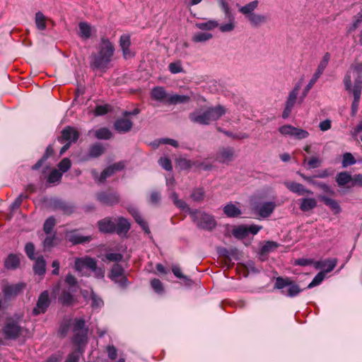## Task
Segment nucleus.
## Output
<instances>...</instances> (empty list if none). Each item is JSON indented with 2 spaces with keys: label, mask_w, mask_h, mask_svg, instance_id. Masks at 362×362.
<instances>
[{
  "label": "nucleus",
  "mask_w": 362,
  "mask_h": 362,
  "mask_svg": "<svg viewBox=\"0 0 362 362\" xmlns=\"http://www.w3.org/2000/svg\"><path fill=\"white\" fill-rule=\"evenodd\" d=\"M25 329L21 325V321L12 317L7 318L1 329L6 339L15 340L23 335Z\"/></svg>",
  "instance_id": "nucleus-6"
},
{
  "label": "nucleus",
  "mask_w": 362,
  "mask_h": 362,
  "mask_svg": "<svg viewBox=\"0 0 362 362\" xmlns=\"http://www.w3.org/2000/svg\"><path fill=\"white\" fill-rule=\"evenodd\" d=\"M81 346H78V351L70 354L66 361V362H78L81 351Z\"/></svg>",
  "instance_id": "nucleus-61"
},
{
  "label": "nucleus",
  "mask_w": 362,
  "mask_h": 362,
  "mask_svg": "<svg viewBox=\"0 0 362 362\" xmlns=\"http://www.w3.org/2000/svg\"><path fill=\"white\" fill-rule=\"evenodd\" d=\"M330 59V54L329 53L327 52L324 54L322 60L320 61V64L317 66V68L313 74L312 78L310 80L308 85L305 86L304 92H303V97H305L308 91L313 88L314 84L317 82L318 78L321 76L323 71H325V68L327 67L329 61Z\"/></svg>",
  "instance_id": "nucleus-9"
},
{
  "label": "nucleus",
  "mask_w": 362,
  "mask_h": 362,
  "mask_svg": "<svg viewBox=\"0 0 362 362\" xmlns=\"http://www.w3.org/2000/svg\"><path fill=\"white\" fill-rule=\"evenodd\" d=\"M98 200L107 204H113L118 202V197L115 194L101 192L98 195Z\"/></svg>",
  "instance_id": "nucleus-31"
},
{
  "label": "nucleus",
  "mask_w": 362,
  "mask_h": 362,
  "mask_svg": "<svg viewBox=\"0 0 362 362\" xmlns=\"http://www.w3.org/2000/svg\"><path fill=\"white\" fill-rule=\"evenodd\" d=\"M95 136L99 139H108L111 137L112 134L107 128H100L95 131Z\"/></svg>",
  "instance_id": "nucleus-47"
},
{
  "label": "nucleus",
  "mask_w": 362,
  "mask_h": 362,
  "mask_svg": "<svg viewBox=\"0 0 362 362\" xmlns=\"http://www.w3.org/2000/svg\"><path fill=\"white\" fill-rule=\"evenodd\" d=\"M55 225V220L52 217L48 218L45 223H44V230L47 234H49L52 232L54 226Z\"/></svg>",
  "instance_id": "nucleus-54"
},
{
  "label": "nucleus",
  "mask_w": 362,
  "mask_h": 362,
  "mask_svg": "<svg viewBox=\"0 0 362 362\" xmlns=\"http://www.w3.org/2000/svg\"><path fill=\"white\" fill-rule=\"evenodd\" d=\"M336 181L339 186L342 187L351 181L353 182V177L347 172H341L337 174Z\"/></svg>",
  "instance_id": "nucleus-37"
},
{
  "label": "nucleus",
  "mask_w": 362,
  "mask_h": 362,
  "mask_svg": "<svg viewBox=\"0 0 362 362\" xmlns=\"http://www.w3.org/2000/svg\"><path fill=\"white\" fill-rule=\"evenodd\" d=\"M159 164L166 170H172L171 161L168 158H160L159 160Z\"/></svg>",
  "instance_id": "nucleus-63"
},
{
  "label": "nucleus",
  "mask_w": 362,
  "mask_h": 362,
  "mask_svg": "<svg viewBox=\"0 0 362 362\" xmlns=\"http://www.w3.org/2000/svg\"><path fill=\"white\" fill-rule=\"evenodd\" d=\"M325 277L324 272H320L313 279V281L308 284V288H311L316 286L320 285Z\"/></svg>",
  "instance_id": "nucleus-48"
},
{
  "label": "nucleus",
  "mask_w": 362,
  "mask_h": 362,
  "mask_svg": "<svg viewBox=\"0 0 362 362\" xmlns=\"http://www.w3.org/2000/svg\"><path fill=\"white\" fill-rule=\"evenodd\" d=\"M47 18L41 12H37L35 14V25L38 30H44L46 29Z\"/></svg>",
  "instance_id": "nucleus-40"
},
{
  "label": "nucleus",
  "mask_w": 362,
  "mask_h": 362,
  "mask_svg": "<svg viewBox=\"0 0 362 362\" xmlns=\"http://www.w3.org/2000/svg\"><path fill=\"white\" fill-rule=\"evenodd\" d=\"M284 185L288 190L298 195L313 194V192L305 188L302 184L293 181H285Z\"/></svg>",
  "instance_id": "nucleus-19"
},
{
  "label": "nucleus",
  "mask_w": 362,
  "mask_h": 362,
  "mask_svg": "<svg viewBox=\"0 0 362 362\" xmlns=\"http://www.w3.org/2000/svg\"><path fill=\"white\" fill-rule=\"evenodd\" d=\"M287 293L285 291H282V293L286 294L289 297H293L297 296L301 290L299 286L296 284H293L292 281H291V284L288 286Z\"/></svg>",
  "instance_id": "nucleus-44"
},
{
  "label": "nucleus",
  "mask_w": 362,
  "mask_h": 362,
  "mask_svg": "<svg viewBox=\"0 0 362 362\" xmlns=\"http://www.w3.org/2000/svg\"><path fill=\"white\" fill-rule=\"evenodd\" d=\"M172 271L174 274V275L179 278V279H183L184 280H185L186 281H189L190 279H188L186 276H184L182 274V272H181V269L180 268L178 267V266H173V268H172Z\"/></svg>",
  "instance_id": "nucleus-64"
},
{
  "label": "nucleus",
  "mask_w": 362,
  "mask_h": 362,
  "mask_svg": "<svg viewBox=\"0 0 362 362\" xmlns=\"http://www.w3.org/2000/svg\"><path fill=\"white\" fill-rule=\"evenodd\" d=\"M104 152V147L99 144L93 145L90 148L89 156L92 158H96L102 155Z\"/></svg>",
  "instance_id": "nucleus-42"
},
{
  "label": "nucleus",
  "mask_w": 362,
  "mask_h": 362,
  "mask_svg": "<svg viewBox=\"0 0 362 362\" xmlns=\"http://www.w3.org/2000/svg\"><path fill=\"white\" fill-rule=\"evenodd\" d=\"M59 169L65 173L71 168V161L69 158H64L58 165Z\"/></svg>",
  "instance_id": "nucleus-60"
},
{
  "label": "nucleus",
  "mask_w": 362,
  "mask_h": 362,
  "mask_svg": "<svg viewBox=\"0 0 362 362\" xmlns=\"http://www.w3.org/2000/svg\"><path fill=\"white\" fill-rule=\"evenodd\" d=\"M116 221L115 231L119 235L126 234L130 228L129 222L122 217L118 218Z\"/></svg>",
  "instance_id": "nucleus-28"
},
{
  "label": "nucleus",
  "mask_w": 362,
  "mask_h": 362,
  "mask_svg": "<svg viewBox=\"0 0 362 362\" xmlns=\"http://www.w3.org/2000/svg\"><path fill=\"white\" fill-rule=\"evenodd\" d=\"M169 71L173 74H179L184 71L182 63L180 61L172 62L168 66Z\"/></svg>",
  "instance_id": "nucleus-49"
},
{
  "label": "nucleus",
  "mask_w": 362,
  "mask_h": 362,
  "mask_svg": "<svg viewBox=\"0 0 362 362\" xmlns=\"http://www.w3.org/2000/svg\"><path fill=\"white\" fill-rule=\"evenodd\" d=\"M131 45L130 37L128 35H122L119 38V46L121 49L129 47Z\"/></svg>",
  "instance_id": "nucleus-58"
},
{
  "label": "nucleus",
  "mask_w": 362,
  "mask_h": 362,
  "mask_svg": "<svg viewBox=\"0 0 362 362\" xmlns=\"http://www.w3.org/2000/svg\"><path fill=\"white\" fill-rule=\"evenodd\" d=\"M78 284L76 279L71 274H68L64 280V284L61 288L59 283L52 290V294L57 296L62 289V293L59 297V301L63 305H69L73 303V293L76 291Z\"/></svg>",
  "instance_id": "nucleus-3"
},
{
  "label": "nucleus",
  "mask_w": 362,
  "mask_h": 362,
  "mask_svg": "<svg viewBox=\"0 0 362 362\" xmlns=\"http://www.w3.org/2000/svg\"><path fill=\"white\" fill-rule=\"evenodd\" d=\"M109 277L121 286H124L127 281L124 274V269L118 264L112 266Z\"/></svg>",
  "instance_id": "nucleus-16"
},
{
  "label": "nucleus",
  "mask_w": 362,
  "mask_h": 362,
  "mask_svg": "<svg viewBox=\"0 0 362 362\" xmlns=\"http://www.w3.org/2000/svg\"><path fill=\"white\" fill-rule=\"evenodd\" d=\"M349 94H352L354 100L351 104V115L355 116L358 112V105L361 100L362 89L351 88V90H345Z\"/></svg>",
  "instance_id": "nucleus-23"
},
{
  "label": "nucleus",
  "mask_w": 362,
  "mask_h": 362,
  "mask_svg": "<svg viewBox=\"0 0 362 362\" xmlns=\"http://www.w3.org/2000/svg\"><path fill=\"white\" fill-rule=\"evenodd\" d=\"M195 26L202 30H212L218 26V22L216 20H209L197 23Z\"/></svg>",
  "instance_id": "nucleus-33"
},
{
  "label": "nucleus",
  "mask_w": 362,
  "mask_h": 362,
  "mask_svg": "<svg viewBox=\"0 0 362 362\" xmlns=\"http://www.w3.org/2000/svg\"><path fill=\"white\" fill-rule=\"evenodd\" d=\"M300 88V86L299 84H298L293 88L291 92H289L285 103V107L282 113V117L284 119H286L289 117L295 104L296 103Z\"/></svg>",
  "instance_id": "nucleus-12"
},
{
  "label": "nucleus",
  "mask_w": 362,
  "mask_h": 362,
  "mask_svg": "<svg viewBox=\"0 0 362 362\" xmlns=\"http://www.w3.org/2000/svg\"><path fill=\"white\" fill-rule=\"evenodd\" d=\"M337 259L335 258L327 259L325 260L315 261L314 263V267L316 269H322V272L329 273L332 272L337 264Z\"/></svg>",
  "instance_id": "nucleus-20"
},
{
  "label": "nucleus",
  "mask_w": 362,
  "mask_h": 362,
  "mask_svg": "<svg viewBox=\"0 0 362 362\" xmlns=\"http://www.w3.org/2000/svg\"><path fill=\"white\" fill-rule=\"evenodd\" d=\"M191 197L194 201L201 202L204 199V192L202 188L196 189L192 192Z\"/></svg>",
  "instance_id": "nucleus-55"
},
{
  "label": "nucleus",
  "mask_w": 362,
  "mask_h": 362,
  "mask_svg": "<svg viewBox=\"0 0 362 362\" xmlns=\"http://www.w3.org/2000/svg\"><path fill=\"white\" fill-rule=\"evenodd\" d=\"M151 96L155 100L168 103V98L170 97V95L168 94L163 87L156 86L152 89Z\"/></svg>",
  "instance_id": "nucleus-22"
},
{
  "label": "nucleus",
  "mask_w": 362,
  "mask_h": 362,
  "mask_svg": "<svg viewBox=\"0 0 362 362\" xmlns=\"http://www.w3.org/2000/svg\"><path fill=\"white\" fill-rule=\"evenodd\" d=\"M319 198L326 206L329 207L334 214H338L341 211V206L337 200L324 195L320 196Z\"/></svg>",
  "instance_id": "nucleus-27"
},
{
  "label": "nucleus",
  "mask_w": 362,
  "mask_h": 362,
  "mask_svg": "<svg viewBox=\"0 0 362 362\" xmlns=\"http://www.w3.org/2000/svg\"><path fill=\"white\" fill-rule=\"evenodd\" d=\"M74 336V343L78 346L83 345L87 340L88 329L85 326V320L82 318L75 319L73 327Z\"/></svg>",
  "instance_id": "nucleus-8"
},
{
  "label": "nucleus",
  "mask_w": 362,
  "mask_h": 362,
  "mask_svg": "<svg viewBox=\"0 0 362 362\" xmlns=\"http://www.w3.org/2000/svg\"><path fill=\"white\" fill-rule=\"evenodd\" d=\"M98 228L103 233H113L115 230V222L109 218H105L98 222Z\"/></svg>",
  "instance_id": "nucleus-26"
},
{
  "label": "nucleus",
  "mask_w": 362,
  "mask_h": 362,
  "mask_svg": "<svg viewBox=\"0 0 362 362\" xmlns=\"http://www.w3.org/2000/svg\"><path fill=\"white\" fill-rule=\"evenodd\" d=\"M78 139V132L72 127H66L62 131V136L60 138L61 142L67 141L68 143L71 144L72 142H75Z\"/></svg>",
  "instance_id": "nucleus-21"
},
{
  "label": "nucleus",
  "mask_w": 362,
  "mask_h": 362,
  "mask_svg": "<svg viewBox=\"0 0 362 362\" xmlns=\"http://www.w3.org/2000/svg\"><path fill=\"white\" fill-rule=\"evenodd\" d=\"M25 285L23 283H18L16 284H5L2 286V292L6 298H11L17 296L25 288Z\"/></svg>",
  "instance_id": "nucleus-18"
},
{
  "label": "nucleus",
  "mask_w": 362,
  "mask_h": 362,
  "mask_svg": "<svg viewBox=\"0 0 362 362\" xmlns=\"http://www.w3.org/2000/svg\"><path fill=\"white\" fill-rule=\"evenodd\" d=\"M343 83L345 90L351 88L362 89V64L357 63L352 64L346 71Z\"/></svg>",
  "instance_id": "nucleus-5"
},
{
  "label": "nucleus",
  "mask_w": 362,
  "mask_h": 362,
  "mask_svg": "<svg viewBox=\"0 0 362 362\" xmlns=\"http://www.w3.org/2000/svg\"><path fill=\"white\" fill-rule=\"evenodd\" d=\"M213 37V35L209 33H197L192 37V41L194 42H205Z\"/></svg>",
  "instance_id": "nucleus-41"
},
{
  "label": "nucleus",
  "mask_w": 362,
  "mask_h": 362,
  "mask_svg": "<svg viewBox=\"0 0 362 362\" xmlns=\"http://www.w3.org/2000/svg\"><path fill=\"white\" fill-rule=\"evenodd\" d=\"M223 212L228 217H237L241 214L240 209L232 203L224 206Z\"/></svg>",
  "instance_id": "nucleus-36"
},
{
  "label": "nucleus",
  "mask_w": 362,
  "mask_h": 362,
  "mask_svg": "<svg viewBox=\"0 0 362 362\" xmlns=\"http://www.w3.org/2000/svg\"><path fill=\"white\" fill-rule=\"evenodd\" d=\"M151 287L153 288V289L156 293H158L159 294H161L163 293V291H164L163 286L162 282L159 279H153L151 281Z\"/></svg>",
  "instance_id": "nucleus-53"
},
{
  "label": "nucleus",
  "mask_w": 362,
  "mask_h": 362,
  "mask_svg": "<svg viewBox=\"0 0 362 362\" xmlns=\"http://www.w3.org/2000/svg\"><path fill=\"white\" fill-rule=\"evenodd\" d=\"M190 100V97L188 95H170L168 98V104L170 105H177V104H184L187 103Z\"/></svg>",
  "instance_id": "nucleus-32"
},
{
  "label": "nucleus",
  "mask_w": 362,
  "mask_h": 362,
  "mask_svg": "<svg viewBox=\"0 0 362 362\" xmlns=\"http://www.w3.org/2000/svg\"><path fill=\"white\" fill-rule=\"evenodd\" d=\"M218 4L223 11L229 22L220 25L219 29L223 33L230 32L235 28L234 16H233L228 4L225 0H218Z\"/></svg>",
  "instance_id": "nucleus-11"
},
{
  "label": "nucleus",
  "mask_w": 362,
  "mask_h": 362,
  "mask_svg": "<svg viewBox=\"0 0 362 362\" xmlns=\"http://www.w3.org/2000/svg\"><path fill=\"white\" fill-rule=\"evenodd\" d=\"M115 50L113 43L108 38L101 37L97 47V52L92 55V67L103 71L106 70L112 60Z\"/></svg>",
  "instance_id": "nucleus-1"
},
{
  "label": "nucleus",
  "mask_w": 362,
  "mask_h": 362,
  "mask_svg": "<svg viewBox=\"0 0 362 362\" xmlns=\"http://www.w3.org/2000/svg\"><path fill=\"white\" fill-rule=\"evenodd\" d=\"M93 28L86 22H80L78 24V36L83 40L89 39L93 31Z\"/></svg>",
  "instance_id": "nucleus-24"
},
{
  "label": "nucleus",
  "mask_w": 362,
  "mask_h": 362,
  "mask_svg": "<svg viewBox=\"0 0 362 362\" xmlns=\"http://www.w3.org/2000/svg\"><path fill=\"white\" fill-rule=\"evenodd\" d=\"M46 262L42 257H39L35 260L34 264V272L39 275H43L45 272Z\"/></svg>",
  "instance_id": "nucleus-39"
},
{
  "label": "nucleus",
  "mask_w": 362,
  "mask_h": 362,
  "mask_svg": "<svg viewBox=\"0 0 362 362\" xmlns=\"http://www.w3.org/2000/svg\"><path fill=\"white\" fill-rule=\"evenodd\" d=\"M124 168V162H119L107 167L101 173L99 177L98 176V173L95 170H92V174L95 180H98V181L100 182H103L107 179V177L113 175L116 171L121 170Z\"/></svg>",
  "instance_id": "nucleus-13"
},
{
  "label": "nucleus",
  "mask_w": 362,
  "mask_h": 362,
  "mask_svg": "<svg viewBox=\"0 0 362 362\" xmlns=\"http://www.w3.org/2000/svg\"><path fill=\"white\" fill-rule=\"evenodd\" d=\"M235 158V151L232 147L220 148L216 155V159L221 163L228 164Z\"/></svg>",
  "instance_id": "nucleus-15"
},
{
  "label": "nucleus",
  "mask_w": 362,
  "mask_h": 362,
  "mask_svg": "<svg viewBox=\"0 0 362 362\" xmlns=\"http://www.w3.org/2000/svg\"><path fill=\"white\" fill-rule=\"evenodd\" d=\"M226 112L224 107L218 105L214 107H209L204 111L195 110L189 115V119L199 124H209L214 121H216Z\"/></svg>",
  "instance_id": "nucleus-2"
},
{
  "label": "nucleus",
  "mask_w": 362,
  "mask_h": 362,
  "mask_svg": "<svg viewBox=\"0 0 362 362\" xmlns=\"http://www.w3.org/2000/svg\"><path fill=\"white\" fill-rule=\"evenodd\" d=\"M356 163V159L351 153H345L342 156V166L347 168L348 166L354 165Z\"/></svg>",
  "instance_id": "nucleus-43"
},
{
  "label": "nucleus",
  "mask_w": 362,
  "mask_h": 362,
  "mask_svg": "<svg viewBox=\"0 0 362 362\" xmlns=\"http://www.w3.org/2000/svg\"><path fill=\"white\" fill-rule=\"evenodd\" d=\"M279 132L284 136L293 137L296 139H306L309 136V133L306 130L295 127L291 124L280 127Z\"/></svg>",
  "instance_id": "nucleus-10"
},
{
  "label": "nucleus",
  "mask_w": 362,
  "mask_h": 362,
  "mask_svg": "<svg viewBox=\"0 0 362 362\" xmlns=\"http://www.w3.org/2000/svg\"><path fill=\"white\" fill-rule=\"evenodd\" d=\"M62 173L59 170L54 169L52 170L47 178V181L49 183H55L57 182H59L62 179Z\"/></svg>",
  "instance_id": "nucleus-46"
},
{
  "label": "nucleus",
  "mask_w": 362,
  "mask_h": 362,
  "mask_svg": "<svg viewBox=\"0 0 362 362\" xmlns=\"http://www.w3.org/2000/svg\"><path fill=\"white\" fill-rule=\"evenodd\" d=\"M50 304V299L49 292L45 291L41 293L38 297L36 306L33 309V314L37 315L41 313H45Z\"/></svg>",
  "instance_id": "nucleus-14"
},
{
  "label": "nucleus",
  "mask_w": 362,
  "mask_h": 362,
  "mask_svg": "<svg viewBox=\"0 0 362 362\" xmlns=\"http://www.w3.org/2000/svg\"><path fill=\"white\" fill-rule=\"evenodd\" d=\"M291 280L289 278L277 277L274 287L278 289H283L291 284Z\"/></svg>",
  "instance_id": "nucleus-50"
},
{
  "label": "nucleus",
  "mask_w": 362,
  "mask_h": 362,
  "mask_svg": "<svg viewBox=\"0 0 362 362\" xmlns=\"http://www.w3.org/2000/svg\"><path fill=\"white\" fill-rule=\"evenodd\" d=\"M35 246L33 243H28L25 245V252L30 259H35Z\"/></svg>",
  "instance_id": "nucleus-59"
},
{
  "label": "nucleus",
  "mask_w": 362,
  "mask_h": 362,
  "mask_svg": "<svg viewBox=\"0 0 362 362\" xmlns=\"http://www.w3.org/2000/svg\"><path fill=\"white\" fill-rule=\"evenodd\" d=\"M278 244L274 241H267L262 248V252H269L277 248Z\"/></svg>",
  "instance_id": "nucleus-57"
},
{
  "label": "nucleus",
  "mask_w": 362,
  "mask_h": 362,
  "mask_svg": "<svg viewBox=\"0 0 362 362\" xmlns=\"http://www.w3.org/2000/svg\"><path fill=\"white\" fill-rule=\"evenodd\" d=\"M233 235L238 239H243L248 235V230H247V226L240 225L235 227L232 230Z\"/></svg>",
  "instance_id": "nucleus-38"
},
{
  "label": "nucleus",
  "mask_w": 362,
  "mask_h": 362,
  "mask_svg": "<svg viewBox=\"0 0 362 362\" xmlns=\"http://www.w3.org/2000/svg\"><path fill=\"white\" fill-rule=\"evenodd\" d=\"M52 153H53V147L52 145H49L47 147L45 154L44 155L42 158L40 160H39L35 165H34L33 166V169H35V170L38 169L40 167L42 162L44 160L47 159Z\"/></svg>",
  "instance_id": "nucleus-56"
},
{
  "label": "nucleus",
  "mask_w": 362,
  "mask_h": 362,
  "mask_svg": "<svg viewBox=\"0 0 362 362\" xmlns=\"http://www.w3.org/2000/svg\"><path fill=\"white\" fill-rule=\"evenodd\" d=\"M114 127L117 132L120 133H125L132 129V122L129 119L120 118L115 121Z\"/></svg>",
  "instance_id": "nucleus-25"
},
{
  "label": "nucleus",
  "mask_w": 362,
  "mask_h": 362,
  "mask_svg": "<svg viewBox=\"0 0 362 362\" xmlns=\"http://www.w3.org/2000/svg\"><path fill=\"white\" fill-rule=\"evenodd\" d=\"M129 212L132 214V215L134 216L136 222L140 225V226L142 228V229L148 234L150 233V230L148 226V224L142 218V217L140 216L137 210L135 209H132L129 210Z\"/></svg>",
  "instance_id": "nucleus-35"
},
{
  "label": "nucleus",
  "mask_w": 362,
  "mask_h": 362,
  "mask_svg": "<svg viewBox=\"0 0 362 362\" xmlns=\"http://www.w3.org/2000/svg\"><path fill=\"white\" fill-rule=\"evenodd\" d=\"M66 238L69 242L73 244H80L86 242H89L91 240V237L89 235L83 236L75 232H70L66 234Z\"/></svg>",
  "instance_id": "nucleus-29"
},
{
  "label": "nucleus",
  "mask_w": 362,
  "mask_h": 362,
  "mask_svg": "<svg viewBox=\"0 0 362 362\" xmlns=\"http://www.w3.org/2000/svg\"><path fill=\"white\" fill-rule=\"evenodd\" d=\"M300 209L302 211H309L317 206V201L314 198H303L300 199Z\"/></svg>",
  "instance_id": "nucleus-30"
},
{
  "label": "nucleus",
  "mask_w": 362,
  "mask_h": 362,
  "mask_svg": "<svg viewBox=\"0 0 362 362\" xmlns=\"http://www.w3.org/2000/svg\"><path fill=\"white\" fill-rule=\"evenodd\" d=\"M75 269L82 276H89L90 272H93L96 278L104 277L105 271L98 267L96 260L89 256L76 258Z\"/></svg>",
  "instance_id": "nucleus-4"
},
{
  "label": "nucleus",
  "mask_w": 362,
  "mask_h": 362,
  "mask_svg": "<svg viewBox=\"0 0 362 362\" xmlns=\"http://www.w3.org/2000/svg\"><path fill=\"white\" fill-rule=\"evenodd\" d=\"M123 258V255L120 253H107L105 256V259H103V261L105 259L109 262H120Z\"/></svg>",
  "instance_id": "nucleus-52"
},
{
  "label": "nucleus",
  "mask_w": 362,
  "mask_h": 362,
  "mask_svg": "<svg viewBox=\"0 0 362 362\" xmlns=\"http://www.w3.org/2000/svg\"><path fill=\"white\" fill-rule=\"evenodd\" d=\"M218 130L219 132H223V134H225L228 136H230V137H232V138L236 139H246V138L248 137V135L246 134H233V133H231L230 132L222 130L220 127L218 128Z\"/></svg>",
  "instance_id": "nucleus-62"
},
{
  "label": "nucleus",
  "mask_w": 362,
  "mask_h": 362,
  "mask_svg": "<svg viewBox=\"0 0 362 362\" xmlns=\"http://www.w3.org/2000/svg\"><path fill=\"white\" fill-rule=\"evenodd\" d=\"M249 21L255 25H257L264 22V17L261 15L251 13L248 16Z\"/></svg>",
  "instance_id": "nucleus-51"
},
{
  "label": "nucleus",
  "mask_w": 362,
  "mask_h": 362,
  "mask_svg": "<svg viewBox=\"0 0 362 362\" xmlns=\"http://www.w3.org/2000/svg\"><path fill=\"white\" fill-rule=\"evenodd\" d=\"M189 214L199 228L211 230L216 226V221L211 215L199 210L189 209Z\"/></svg>",
  "instance_id": "nucleus-7"
},
{
  "label": "nucleus",
  "mask_w": 362,
  "mask_h": 362,
  "mask_svg": "<svg viewBox=\"0 0 362 362\" xmlns=\"http://www.w3.org/2000/svg\"><path fill=\"white\" fill-rule=\"evenodd\" d=\"M20 264L18 255L10 254L5 261V267L8 269H15Z\"/></svg>",
  "instance_id": "nucleus-34"
},
{
  "label": "nucleus",
  "mask_w": 362,
  "mask_h": 362,
  "mask_svg": "<svg viewBox=\"0 0 362 362\" xmlns=\"http://www.w3.org/2000/svg\"><path fill=\"white\" fill-rule=\"evenodd\" d=\"M276 206V204L275 202H266L261 204L257 205L255 208V210L259 215V216L264 218L269 217L273 213Z\"/></svg>",
  "instance_id": "nucleus-17"
},
{
  "label": "nucleus",
  "mask_w": 362,
  "mask_h": 362,
  "mask_svg": "<svg viewBox=\"0 0 362 362\" xmlns=\"http://www.w3.org/2000/svg\"><path fill=\"white\" fill-rule=\"evenodd\" d=\"M258 5L257 1H253L240 8V11L243 14H247L248 16L253 13L252 11L257 8Z\"/></svg>",
  "instance_id": "nucleus-45"
}]
</instances>
